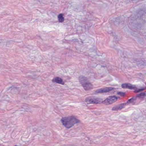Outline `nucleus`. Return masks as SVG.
I'll return each mask as SVG.
<instances>
[{
    "label": "nucleus",
    "mask_w": 146,
    "mask_h": 146,
    "mask_svg": "<svg viewBox=\"0 0 146 146\" xmlns=\"http://www.w3.org/2000/svg\"><path fill=\"white\" fill-rule=\"evenodd\" d=\"M61 121L62 125L68 129L72 127L75 124L80 122V121L74 116L63 117Z\"/></svg>",
    "instance_id": "nucleus-1"
},
{
    "label": "nucleus",
    "mask_w": 146,
    "mask_h": 146,
    "mask_svg": "<svg viewBox=\"0 0 146 146\" xmlns=\"http://www.w3.org/2000/svg\"><path fill=\"white\" fill-rule=\"evenodd\" d=\"M85 101L88 104H94L100 103L102 102V100L96 97H89L86 98Z\"/></svg>",
    "instance_id": "nucleus-2"
},
{
    "label": "nucleus",
    "mask_w": 146,
    "mask_h": 146,
    "mask_svg": "<svg viewBox=\"0 0 146 146\" xmlns=\"http://www.w3.org/2000/svg\"><path fill=\"white\" fill-rule=\"evenodd\" d=\"M117 99V97L115 96H110L103 101H102V102L103 104L108 105L115 102Z\"/></svg>",
    "instance_id": "nucleus-3"
},
{
    "label": "nucleus",
    "mask_w": 146,
    "mask_h": 146,
    "mask_svg": "<svg viewBox=\"0 0 146 146\" xmlns=\"http://www.w3.org/2000/svg\"><path fill=\"white\" fill-rule=\"evenodd\" d=\"M82 79L85 80V78L82 77H81L80 78V82L82 84L84 90H87L92 88L93 86L91 83L88 82L84 83L85 82H82L81 80Z\"/></svg>",
    "instance_id": "nucleus-4"
},
{
    "label": "nucleus",
    "mask_w": 146,
    "mask_h": 146,
    "mask_svg": "<svg viewBox=\"0 0 146 146\" xmlns=\"http://www.w3.org/2000/svg\"><path fill=\"white\" fill-rule=\"evenodd\" d=\"M115 88L111 87L102 88L96 90L95 93L96 94L108 92L113 90Z\"/></svg>",
    "instance_id": "nucleus-5"
},
{
    "label": "nucleus",
    "mask_w": 146,
    "mask_h": 146,
    "mask_svg": "<svg viewBox=\"0 0 146 146\" xmlns=\"http://www.w3.org/2000/svg\"><path fill=\"white\" fill-rule=\"evenodd\" d=\"M121 87L123 88H128L130 89H135L136 88L135 85H132L129 83H125L121 85Z\"/></svg>",
    "instance_id": "nucleus-6"
},
{
    "label": "nucleus",
    "mask_w": 146,
    "mask_h": 146,
    "mask_svg": "<svg viewBox=\"0 0 146 146\" xmlns=\"http://www.w3.org/2000/svg\"><path fill=\"white\" fill-rule=\"evenodd\" d=\"M52 81L54 82L62 84H63L64 83L62 79L58 77H56L53 78L52 80Z\"/></svg>",
    "instance_id": "nucleus-7"
},
{
    "label": "nucleus",
    "mask_w": 146,
    "mask_h": 146,
    "mask_svg": "<svg viewBox=\"0 0 146 146\" xmlns=\"http://www.w3.org/2000/svg\"><path fill=\"white\" fill-rule=\"evenodd\" d=\"M146 96V94L145 92H142L138 94L137 97L140 100H143L144 98Z\"/></svg>",
    "instance_id": "nucleus-8"
},
{
    "label": "nucleus",
    "mask_w": 146,
    "mask_h": 146,
    "mask_svg": "<svg viewBox=\"0 0 146 146\" xmlns=\"http://www.w3.org/2000/svg\"><path fill=\"white\" fill-rule=\"evenodd\" d=\"M136 98H132L129 99L127 102V103L128 104H131L132 105H133L135 104Z\"/></svg>",
    "instance_id": "nucleus-9"
},
{
    "label": "nucleus",
    "mask_w": 146,
    "mask_h": 146,
    "mask_svg": "<svg viewBox=\"0 0 146 146\" xmlns=\"http://www.w3.org/2000/svg\"><path fill=\"white\" fill-rule=\"evenodd\" d=\"M58 19L59 22L62 23L64 20V18L63 17V14H59L58 16Z\"/></svg>",
    "instance_id": "nucleus-10"
},
{
    "label": "nucleus",
    "mask_w": 146,
    "mask_h": 146,
    "mask_svg": "<svg viewBox=\"0 0 146 146\" xmlns=\"http://www.w3.org/2000/svg\"><path fill=\"white\" fill-rule=\"evenodd\" d=\"M126 104L123 103L117 105L119 110H121L124 107L125 105Z\"/></svg>",
    "instance_id": "nucleus-11"
},
{
    "label": "nucleus",
    "mask_w": 146,
    "mask_h": 146,
    "mask_svg": "<svg viewBox=\"0 0 146 146\" xmlns=\"http://www.w3.org/2000/svg\"><path fill=\"white\" fill-rule=\"evenodd\" d=\"M111 110L113 111H117L119 110L118 106L117 105L113 107Z\"/></svg>",
    "instance_id": "nucleus-12"
},
{
    "label": "nucleus",
    "mask_w": 146,
    "mask_h": 146,
    "mask_svg": "<svg viewBox=\"0 0 146 146\" xmlns=\"http://www.w3.org/2000/svg\"><path fill=\"white\" fill-rule=\"evenodd\" d=\"M81 77H82L83 78H85V80H84V79H81V80L82 81V82H84V83H85L86 82H87V78L86 77H84L82 76H80L79 77V81H80V78Z\"/></svg>",
    "instance_id": "nucleus-13"
},
{
    "label": "nucleus",
    "mask_w": 146,
    "mask_h": 146,
    "mask_svg": "<svg viewBox=\"0 0 146 146\" xmlns=\"http://www.w3.org/2000/svg\"><path fill=\"white\" fill-rule=\"evenodd\" d=\"M117 94L121 96H123L125 94V93L121 92H119L117 93Z\"/></svg>",
    "instance_id": "nucleus-14"
},
{
    "label": "nucleus",
    "mask_w": 146,
    "mask_h": 146,
    "mask_svg": "<svg viewBox=\"0 0 146 146\" xmlns=\"http://www.w3.org/2000/svg\"><path fill=\"white\" fill-rule=\"evenodd\" d=\"M145 89L144 88H142L140 89H139L138 90H135V92H140L142 91L143 90H144Z\"/></svg>",
    "instance_id": "nucleus-15"
},
{
    "label": "nucleus",
    "mask_w": 146,
    "mask_h": 146,
    "mask_svg": "<svg viewBox=\"0 0 146 146\" xmlns=\"http://www.w3.org/2000/svg\"><path fill=\"white\" fill-rule=\"evenodd\" d=\"M138 64H141V65H145L144 62H143L142 61H140V63H138Z\"/></svg>",
    "instance_id": "nucleus-16"
}]
</instances>
